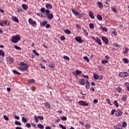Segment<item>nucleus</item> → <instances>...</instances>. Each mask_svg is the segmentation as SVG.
Returning <instances> with one entry per match:
<instances>
[{"label":"nucleus","instance_id":"1","mask_svg":"<svg viewBox=\"0 0 129 129\" xmlns=\"http://www.w3.org/2000/svg\"><path fill=\"white\" fill-rule=\"evenodd\" d=\"M41 13H45V15L46 16L48 20H52L54 18V15L52 13H50V10H46L45 8H41L40 9Z\"/></svg>","mask_w":129,"mask_h":129},{"label":"nucleus","instance_id":"2","mask_svg":"<svg viewBox=\"0 0 129 129\" xmlns=\"http://www.w3.org/2000/svg\"><path fill=\"white\" fill-rule=\"evenodd\" d=\"M28 68H29V65L23 61L20 63L18 67V69L21 71H26L28 70Z\"/></svg>","mask_w":129,"mask_h":129},{"label":"nucleus","instance_id":"3","mask_svg":"<svg viewBox=\"0 0 129 129\" xmlns=\"http://www.w3.org/2000/svg\"><path fill=\"white\" fill-rule=\"evenodd\" d=\"M21 40V36L19 35H16L15 36H13L11 39L12 43H18L19 41Z\"/></svg>","mask_w":129,"mask_h":129},{"label":"nucleus","instance_id":"4","mask_svg":"<svg viewBox=\"0 0 129 129\" xmlns=\"http://www.w3.org/2000/svg\"><path fill=\"white\" fill-rule=\"evenodd\" d=\"M11 24L8 23V20L2 21L0 22V26L1 27H5V26H10Z\"/></svg>","mask_w":129,"mask_h":129},{"label":"nucleus","instance_id":"5","mask_svg":"<svg viewBox=\"0 0 129 129\" xmlns=\"http://www.w3.org/2000/svg\"><path fill=\"white\" fill-rule=\"evenodd\" d=\"M120 77H128V73L125 72H121L119 74Z\"/></svg>","mask_w":129,"mask_h":129},{"label":"nucleus","instance_id":"6","mask_svg":"<svg viewBox=\"0 0 129 129\" xmlns=\"http://www.w3.org/2000/svg\"><path fill=\"white\" fill-rule=\"evenodd\" d=\"M28 23L30 24V25H31L32 26H35L36 25H37V23L34 21L31 18L29 19Z\"/></svg>","mask_w":129,"mask_h":129},{"label":"nucleus","instance_id":"7","mask_svg":"<svg viewBox=\"0 0 129 129\" xmlns=\"http://www.w3.org/2000/svg\"><path fill=\"white\" fill-rule=\"evenodd\" d=\"M116 116H121L122 115V111L120 110H117L115 113Z\"/></svg>","mask_w":129,"mask_h":129},{"label":"nucleus","instance_id":"8","mask_svg":"<svg viewBox=\"0 0 129 129\" xmlns=\"http://www.w3.org/2000/svg\"><path fill=\"white\" fill-rule=\"evenodd\" d=\"M102 40L103 42H104V43H105L106 45H107L108 44V39L105 36H102Z\"/></svg>","mask_w":129,"mask_h":129},{"label":"nucleus","instance_id":"9","mask_svg":"<svg viewBox=\"0 0 129 129\" xmlns=\"http://www.w3.org/2000/svg\"><path fill=\"white\" fill-rule=\"evenodd\" d=\"M7 62H9V63H13L14 61H15V59L13 57H7Z\"/></svg>","mask_w":129,"mask_h":129},{"label":"nucleus","instance_id":"10","mask_svg":"<svg viewBox=\"0 0 129 129\" xmlns=\"http://www.w3.org/2000/svg\"><path fill=\"white\" fill-rule=\"evenodd\" d=\"M45 7L46 8V10H48V11L49 10H52L53 7L52 6V5H51L50 4L47 3L46 4Z\"/></svg>","mask_w":129,"mask_h":129},{"label":"nucleus","instance_id":"11","mask_svg":"<svg viewBox=\"0 0 129 129\" xmlns=\"http://www.w3.org/2000/svg\"><path fill=\"white\" fill-rule=\"evenodd\" d=\"M22 7L24 11H27L29 9V6L27 4H22Z\"/></svg>","mask_w":129,"mask_h":129},{"label":"nucleus","instance_id":"12","mask_svg":"<svg viewBox=\"0 0 129 129\" xmlns=\"http://www.w3.org/2000/svg\"><path fill=\"white\" fill-rule=\"evenodd\" d=\"M12 19L13 22H16V23H19V19H18V18H17V17L12 16Z\"/></svg>","mask_w":129,"mask_h":129},{"label":"nucleus","instance_id":"13","mask_svg":"<svg viewBox=\"0 0 129 129\" xmlns=\"http://www.w3.org/2000/svg\"><path fill=\"white\" fill-rule=\"evenodd\" d=\"M44 105L45 106V107L48 108V109H50L51 108V105H50V103L48 102H45L44 103Z\"/></svg>","mask_w":129,"mask_h":129},{"label":"nucleus","instance_id":"14","mask_svg":"<svg viewBox=\"0 0 129 129\" xmlns=\"http://www.w3.org/2000/svg\"><path fill=\"white\" fill-rule=\"evenodd\" d=\"M89 16L91 18V19H92V20H94V15H93V12L92 11H90L89 12Z\"/></svg>","mask_w":129,"mask_h":129},{"label":"nucleus","instance_id":"15","mask_svg":"<svg viewBox=\"0 0 129 129\" xmlns=\"http://www.w3.org/2000/svg\"><path fill=\"white\" fill-rule=\"evenodd\" d=\"M97 4L98 6V8L100 9H102V8H103V4H102V2H98Z\"/></svg>","mask_w":129,"mask_h":129},{"label":"nucleus","instance_id":"16","mask_svg":"<svg viewBox=\"0 0 129 129\" xmlns=\"http://www.w3.org/2000/svg\"><path fill=\"white\" fill-rule=\"evenodd\" d=\"M75 40L78 43H81V38L79 36H77L75 37Z\"/></svg>","mask_w":129,"mask_h":129},{"label":"nucleus","instance_id":"17","mask_svg":"<svg viewBox=\"0 0 129 129\" xmlns=\"http://www.w3.org/2000/svg\"><path fill=\"white\" fill-rule=\"evenodd\" d=\"M96 41L99 45H101L102 44V43H101V40L99 39V38H98V37H96Z\"/></svg>","mask_w":129,"mask_h":129},{"label":"nucleus","instance_id":"18","mask_svg":"<svg viewBox=\"0 0 129 129\" xmlns=\"http://www.w3.org/2000/svg\"><path fill=\"white\" fill-rule=\"evenodd\" d=\"M90 86V85L89 84V82L88 81V80H87V82H86V84L85 86L86 89H89Z\"/></svg>","mask_w":129,"mask_h":129},{"label":"nucleus","instance_id":"19","mask_svg":"<svg viewBox=\"0 0 129 129\" xmlns=\"http://www.w3.org/2000/svg\"><path fill=\"white\" fill-rule=\"evenodd\" d=\"M46 24H48V22L43 21V22H41L40 23V26L42 27H45V26H46Z\"/></svg>","mask_w":129,"mask_h":129},{"label":"nucleus","instance_id":"20","mask_svg":"<svg viewBox=\"0 0 129 129\" xmlns=\"http://www.w3.org/2000/svg\"><path fill=\"white\" fill-rule=\"evenodd\" d=\"M94 78L96 80H98L99 79V76H98V75L97 74H94Z\"/></svg>","mask_w":129,"mask_h":129},{"label":"nucleus","instance_id":"21","mask_svg":"<svg viewBox=\"0 0 129 129\" xmlns=\"http://www.w3.org/2000/svg\"><path fill=\"white\" fill-rule=\"evenodd\" d=\"M81 105L84 106H88V104L86 103L85 101H81Z\"/></svg>","mask_w":129,"mask_h":129},{"label":"nucleus","instance_id":"22","mask_svg":"<svg viewBox=\"0 0 129 129\" xmlns=\"http://www.w3.org/2000/svg\"><path fill=\"white\" fill-rule=\"evenodd\" d=\"M64 33H66V34H67L68 35L71 34V31H70V30L69 29H65L64 30Z\"/></svg>","mask_w":129,"mask_h":129},{"label":"nucleus","instance_id":"23","mask_svg":"<svg viewBox=\"0 0 129 129\" xmlns=\"http://www.w3.org/2000/svg\"><path fill=\"white\" fill-rule=\"evenodd\" d=\"M37 127L38 128L44 129V125H43L42 124H40V123H38L37 124Z\"/></svg>","mask_w":129,"mask_h":129},{"label":"nucleus","instance_id":"24","mask_svg":"<svg viewBox=\"0 0 129 129\" xmlns=\"http://www.w3.org/2000/svg\"><path fill=\"white\" fill-rule=\"evenodd\" d=\"M34 120L36 123H38V122H39V118L38 117V116H37V115L34 116Z\"/></svg>","mask_w":129,"mask_h":129},{"label":"nucleus","instance_id":"25","mask_svg":"<svg viewBox=\"0 0 129 129\" xmlns=\"http://www.w3.org/2000/svg\"><path fill=\"white\" fill-rule=\"evenodd\" d=\"M0 56L5 57V51H4V50H3L2 49L0 50Z\"/></svg>","mask_w":129,"mask_h":129},{"label":"nucleus","instance_id":"26","mask_svg":"<svg viewBox=\"0 0 129 129\" xmlns=\"http://www.w3.org/2000/svg\"><path fill=\"white\" fill-rule=\"evenodd\" d=\"M97 18L98 20H99V21H102V16H101V15H98L97 16Z\"/></svg>","mask_w":129,"mask_h":129},{"label":"nucleus","instance_id":"27","mask_svg":"<svg viewBox=\"0 0 129 129\" xmlns=\"http://www.w3.org/2000/svg\"><path fill=\"white\" fill-rule=\"evenodd\" d=\"M28 83H35V81L34 79L28 80Z\"/></svg>","mask_w":129,"mask_h":129},{"label":"nucleus","instance_id":"28","mask_svg":"<svg viewBox=\"0 0 129 129\" xmlns=\"http://www.w3.org/2000/svg\"><path fill=\"white\" fill-rule=\"evenodd\" d=\"M114 104L116 106V107H118L119 106V105L118 104V102H117V101L115 100L114 101Z\"/></svg>","mask_w":129,"mask_h":129},{"label":"nucleus","instance_id":"29","mask_svg":"<svg viewBox=\"0 0 129 129\" xmlns=\"http://www.w3.org/2000/svg\"><path fill=\"white\" fill-rule=\"evenodd\" d=\"M129 49L127 47H125V50L123 51V54H127L128 53Z\"/></svg>","mask_w":129,"mask_h":129},{"label":"nucleus","instance_id":"30","mask_svg":"<svg viewBox=\"0 0 129 129\" xmlns=\"http://www.w3.org/2000/svg\"><path fill=\"white\" fill-rule=\"evenodd\" d=\"M123 61L124 62V63H125L126 64L128 63V59H127V58H124L123 59Z\"/></svg>","mask_w":129,"mask_h":129},{"label":"nucleus","instance_id":"31","mask_svg":"<svg viewBox=\"0 0 129 129\" xmlns=\"http://www.w3.org/2000/svg\"><path fill=\"white\" fill-rule=\"evenodd\" d=\"M101 29L103 30L105 32H107L108 29L106 27H103L102 26H101Z\"/></svg>","mask_w":129,"mask_h":129},{"label":"nucleus","instance_id":"32","mask_svg":"<svg viewBox=\"0 0 129 129\" xmlns=\"http://www.w3.org/2000/svg\"><path fill=\"white\" fill-rule=\"evenodd\" d=\"M15 123L16 125H22V123L19 121H15Z\"/></svg>","mask_w":129,"mask_h":129},{"label":"nucleus","instance_id":"33","mask_svg":"<svg viewBox=\"0 0 129 129\" xmlns=\"http://www.w3.org/2000/svg\"><path fill=\"white\" fill-rule=\"evenodd\" d=\"M111 10H112V11L114 12V13H115V14H116V13H117V11H116V9H115V7H111Z\"/></svg>","mask_w":129,"mask_h":129},{"label":"nucleus","instance_id":"34","mask_svg":"<svg viewBox=\"0 0 129 129\" xmlns=\"http://www.w3.org/2000/svg\"><path fill=\"white\" fill-rule=\"evenodd\" d=\"M126 125H127V124L126 123V122H123L122 125L121 126V127H126Z\"/></svg>","mask_w":129,"mask_h":129},{"label":"nucleus","instance_id":"35","mask_svg":"<svg viewBox=\"0 0 129 129\" xmlns=\"http://www.w3.org/2000/svg\"><path fill=\"white\" fill-rule=\"evenodd\" d=\"M22 122H24V123H26L27 122V119L25 118L24 117H22Z\"/></svg>","mask_w":129,"mask_h":129},{"label":"nucleus","instance_id":"36","mask_svg":"<svg viewBox=\"0 0 129 129\" xmlns=\"http://www.w3.org/2000/svg\"><path fill=\"white\" fill-rule=\"evenodd\" d=\"M89 27L90 28V29H94V25L93 24V23H90L89 24Z\"/></svg>","mask_w":129,"mask_h":129},{"label":"nucleus","instance_id":"37","mask_svg":"<svg viewBox=\"0 0 129 129\" xmlns=\"http://www.w3.org/2000/svg\"><path fill=\"white\" fill-rule=\"evenodd\" d=\"M13 73H14V74H18V75H21V73L18 72V71H17L16 70H14L13 71Z\"/></svg>","mask_w":129,"mask_h":129},{"label":"nucleus","instance_id":"38","mask_svg":"<svg viewBox=\"0 0 129 129\" xmlns=\"http://www.w3.org/2000/svg\"><path fill=\"white\" fill-rule=\"evenodd\" d=\"M15 49H16V50H19V51H21V50H22V48H21L20 46L17 45H15Z\"/></svg>","mask_w":129,"mask_h":129},{"label":"nucleus","instance_id":"39","mask_svg":"<svg viewBox=\"0 0 129 129\" xmlns=\"http://www.w3.org/2000/svg\"><path fill=\"white\" fill-rule=\"evenodd\" d=\"M72 12H73V14H74V15H75V16H78V12H77V11H75V10H72Z\"/></svg>","mask_w":129,"mask_h":129},{"label":"nucleus","instance_id":"40","mask_svg":"<svg viewBox=\"0 0 129 129\" xmlns=\"http://www.w3.org/2000/svg\"><path fill=\"white\" fill-rule=\"evenodd\" d=\"M33 53H34L35 54V55H36V56H39V53L38 52H37V51L36 50H32Z\"/></svg>","mask_w":129,"mask_h":129},{"label":"nucleus","instance_id":"41","mask_svg":"<svg viewBox=\"0 0 129 129\" xmlns=\"http://www.w3.org/2000/svg\"><path fill=\"white\" fill-rule=\"evenodd\" d=\"M17 12L18 13H20L21 12H23V9L22 8H20V7L17 8Z\"/></svg>","mask_w":129,"mask_h":129},{"label":"nucleus","instance_id":"42","mask_svg":"<svg viewBox=\"0 0 129 129\" xmlns=\"http://www.w3.org/2000/svg\"><path fill=\"white\" fill-rule=\"evenodd\" d=\"M85 126L86 128H87V129L90 128V124H85Z\"/></svg>","mask_w":129,"mask_h":129},{"label":"nucleus","instance_id":"43","mask_svg":"<svg viewBox=\"0 0 129 129\" xmlns=\"http://www.w3.org/2000/svg\"><path fill=\"white\" fill-rule=\"evenodd\" d=\"M63 58L64 60H67L68 61H69V59H70L69 57H68L66 55H64Z\"/></svg>","mask_w":129,"mask_h":129},{"label":"nucleus","instance_id":"44","mask_svg":"<svg viewBox=\"0 0 129 129\" xmlns=\"http://www.w3.org/2000/svg\"><path fill=\"white\" fill-rule=\"evenodd\" d=\"M49 67L50 68H51L52 69H53V68H55V64H53V63H50L49 64Z\"/></svg>","mask_w":129,"mask_h":129},{"label":"nucleus","instance_id":"45","mask_svg":"<svg viewBox=\"0 0 129 129\" xmlns=\"http://www.w3.org/2000/svg\"><path fill=\"white\" fill-rule=\"evenodd\" d=\"M84 60H86V61L88 63V62H89V58H88V57L87 56H84Z\"/></svg>","mask_w":129,"mask_h":129},{"label":"nucleus","instance_id":"46","mask_svg":"<svg viewBox=\"0 0 129 129\" xmlns=\"http://www.w3.org/2000/svg\"><path fill=\"white\" fill-rule=\"evenodd\" d=\"M59 127H60L61 128H62V129H66V127H65L64 125L61 124H59Z\"/></svg>","mask_w":129,"mask_h":129},{"label":"nucleus","instance_id":"47","mask_svg":"<svg viewBox=\"0 0 129 129\" xmlns=\"http://www.w3.org/2000/svg\"><path fill=\"white\" fill-rule=\"evenodd\" d=\"M81 85H85V80L84 79L81 80Z\"/></svg>","mask_w":129,"mask_h":129},{"label":"nucleus","instance_id":"48","mask_svg":"<svg viewBox=\"0 0 129 129\" xmlns=\"http://www.w3.org/2000/svg\"><path fill=\"white\" fill-rule=\"evenodd\" d=\"M3 117L5 120H9V117H8V116H7V115H4Z\"/></svg>","mask_w":129,"mask_h":129},{"label":"nucleus","instance_id":"49","mask_svg":"<svg viewBox=\"0 0 129 129\" xmlns=\"http://www.w3.org/2000/svg\"><path fill=\"white\" fill-rule=\"evenodd\" d=\"M38 117L39 119H40V120H44V117H43V116H38Z\"/></svg>","mask_w":129,"mask_h":129},{"label":"nucleus","instance_id":"50","mask_svg":"<svg viewBox=\"0 0 129 129\" xmlns=\"http://www.w3.org/2000/svg\"><path fill=\"white\" fill-rule=\"evenodd\" d=\"M80 73H81V72H80V71H79V70L76 71V75H79V74H80Z\"/></svg>","mask_w":129,"mask_h":129},{"label":"nucleus","instance_id":"51","mask_svg":"<svg viewBox=\"0 0 129 129\" xmlns=\"http://www.w3.org/2000/svg\"><path fill=\"white\" fill-rule=\"evenodd\" d=\"M106 63H108V61L104 60V59L102 61V64H106Z\"/></svg>","mask_w":129,"mask_h":129},{"label":"nucleus","instance_id":"52","mask_svg":"<svg viewBox=\"0 0 129 129\" xmlns=\"http://www.w3.org/2000/svg\"><path fill=\"white\" fill-rule=\"evenodd\" d=\"M60 40H61V41H64L65 40V36H60Z\"/></svg>","mask_w":129,"mask_h":129},{"label":"nucleus","instance_id":"53","mask_svg":"<svg viewBox=\"0 0 129 129\" xmlns=\"http://www.w3.org/2000/svg\"><path fill=\"white\" fill-rule=\"evenodd\" d=\"M111 34H113L114 36H116L117 35V33L116 32V31L114 30V31H112Z\"/></svg>","mask_w":129,"mask_h":129},{"label":"nucleus","instance_id":"54","mask_svg":"<svg viewBox=\"0 0 129 129\" xmlns=\"http://www.w3.org/2000/svg\"><path fill=\"white\" fill-rule=\"evenodd\" d=\"M107 102L110 105H111V103L110 102V100L109 99H106Z\"/></svg>","mask_w":129,"mask_h":129},{"label":"nucleus","instance_id":"55","mask_svg":"<svg viewBox=\"0 0 129 129\" xmlns=\"http://www.w3.org/2000/svg\"><path fill=\"white\" fill-rule=\"evenodd\" d=\"M39 66H41V69H46V68L45 67V66H42V63H40Z\"/></svg>","mask_w":129,"mask_h":129},{"label":"nucleus","instance_id":"56","mask_svg":"<svg viewBox=\"0 0 129 129\" xmlns=\"http://www.w3.org/2000/svg\"><path fill=\"white\" fill-rule=\"evenodd\" d=\"M122 100H123L124 101L126 100V97L123 95L122 97Z\"/></svg>","mask_w":129,"mask_h":129},{"label":"nucleus","instance_id":"57","mask_svg":"<svg viewBox=\"0 0 129 129\" xmlns=\"http://www.w3.org/2000/svg\"><path fill=\"white\" fill-rule=\"evenodd\" d=\"M117 90L118 93L121 92V91H122V89H121V88H118Z\"/></svg>","mask_w":129,"mask_h":129},{"label":"nucleus","instance_id":"58","mask_svg":"<svg viewBox=\"0 0 129 129\" xmlns=\"http://www.w3.org/2000/svg\"><path fill=\"white\" fill-rule=\"evenodd\" d=\"M49 27H51V25H50V24L47 23L45 26V27L46 28V29H49Z\"/></svg>","mask_w":129,"mask_h":129},{"label":"nucleus","instance_id":"59","mask_svg":"<svg viewBox=\"0 0 129 129\" xmlns=\"http://www.w3.org/2000/svg\"><path fill=\"white\" fill-rule=\"evenodd\" d=\"M26 126H27V127L29 128L31 126V124L29 123H26Z\"/></svg>","mask_w":129,"mask_h":129},{"label":"nucleus","instance_id":"60","mask_svg":"<svg viewBox=\"0 0 129 129\" xmlns=\"http://www.w3.org/2000/svg\"><path fill=\"white\" fill-rule=\"evenodd\" d=\"M67 119V117L66 116H62L61 117V120H66Z\"/></svg>","mask_w":129,"mask_h":129},{"label":"nucleus","instance_id":"61","mask_svg":"<svg viewBox=\"0 0 129 129\" xmlns=\"http://www.w3.org/2000/svg\"><path fill=\"white\" fill-rule=\"evenodd\" d=\"M31 89L32 91H35V90H36V88L35 87H31Z\"/></svg>","mask_w":129,"mask_h":129},{"label":"nucleus","instance_id":"62","mask_svg":"<svg viewBox=\"0 0 129 129\" xmlns=\"http://www.w3.org/2000/svg\"><path fill=\"white\" fill-rule=\"evenodd\" d=\"M116 110H115V109H113V110H112V111H111V114H114V113H115V112H116Z\"/></svg>","mask_w":129,"mask_h":129},{"label":"nucleus","instance_id":"63","mask_svg":"<svg viewBox=\"0 0 129 129\" xmlns=\"http://www.w3.org/2000/svg\"><path fill=\"white\" fill-rule=\"evenodd\" d=\"M14 118L15 119H20V117H19V116L15 115L14 116Z\"/></svg>","mask_w":129,"mask_h":129},{"label":"nucleus","instance_id":"64","mask_svg":"<svg viewBox=\"0 0 129 129\" xmlns=\"http://www.w3.org/2000/svg\"><path fill=\"white\" fill-rule=\"evenodd\" d=\"M110 0H106L105 4L106 5H108V3H110Z\"/></svg>","mask_w":129,"mask_h":129}]
</instances>
